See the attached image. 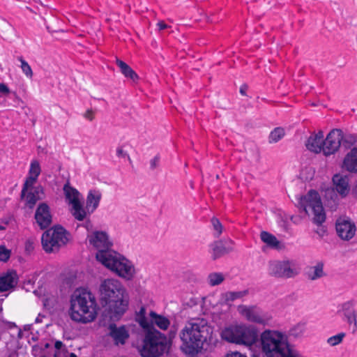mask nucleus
Instances as JSON below:
<instances>
[{"instance_id": "f257e3e1", "label": "nucleus", "mask_w": 357, "mask_h": 357, "mask_svg": "<svg viewBox=\"0 0 357 357\" xmlns=\"http://www.w3.org/2000/svg\"><path fill=\"white\" fill-rule=\"evenodd\" d=\"M98 291L102 317L110 321H119L129 307L130 296L126 288L117 280L105 279L101 282Z\"/></svg>"}, {"instance_id": "f03ea898", "label": "nucleus", "mask_w": 357, "mask_h": 357, "mask_svg": "<svg viewBox=\"0 0 357 357\" xmlns=\"http://www.w3.org/2000/svg\"><path fill=\"white\" fill-rule=\"evenodd\" d=\"M34 218L40 229H47L41 237L42 246L46 252L58 251L61 246L66 245L69 233L63 226L56 225L47 229L52 222V215L47 203L38 204Z\"/></svg>"}, {"instance_id": "7ed1b4c3", "label": "nucleus", "mask_w": 357, "mask_h": 357, "mask_svg": "<svg viewBox=\"0 0 357 357\" xmlns=\"http://www.w3.org/2000/svg\"><path fill=\"white\" fill-rule=\"evenodd\" d=\"M213 327L204 318L190 320L180 333L182 342L181 349L192 357L202 351L204 344H210L213 340Z\"/></svg>"}, {"instance_id": "20e7f679", "label": "nucleus", "mask_w": 357, "mask_h": 357, "mask_svg": "<svg viewBox=\"0 0 357 357\" xmlns=\"http://www.w3.org/2000/svg\"><path fill=\"white\" fill-rule=\"evenodd\" d=\"M70 302L69 313L73 321L87 324L96 319V301L87 289H77L71 295Z\"/></svg>"}, {"instance_id": "39448f33", "label": "nucleus", "mask_w": 357, "mask_h": 357, "mask_svg": "<svg viewBox=\"0 0 357 357\" xmlns=\"http://www.w3.org/2000/svg\"><path fill=\"white\" fill-rule=\"evenodd\" d=\"M171 343L167 336L155 327L144 331L142 345L139 348L142 357H160L168 353Z\"/></svg>"}, {"instance_id": "423d86ee", "label": "nucleus", "mask_w": 357, "mask_h": 357, "mask_svg": "<svg viewBox=\"0 0 357 357\" xmlns=\"http://www.w3.org/2000/svg\"><path fill=\"white\" fill-rule=\"evenodd\" d=\"M96 259L119 277L128 280L134 277V266L130 264L127 259L115 251L99 250L96 254Z\"/></svg>"}, {"instance_id": "0eeeda50", "label": "nucleus", "mask_w": 357, "mask_h": 357, "mask_svg": "<svg viewBox=\"0 0 357 357\" xmlns=\"http://www.w3.org/2000/svg\"><path fill=\"white\" fill-rule=\"evenodd\" d=\"M260 341L262 351L267 357H284L291 349L287 337L277 331H264Z\"/></svg>"}, {"instance_id": "6e6552de", "label": "nucleus", "mask_w": 357, "mask_h": 357, "mask_svg": "<svg viewBox=\"0 0 357 357\" xmlns=\"http://www.w3.org/2000/svg\"><path fill=\"white\" fill-rule=\"evenodd\" d=\"M221 338L228 342L251 346L259 340L258 330L254 326L236 325L223 329Z\"/></svg>"}, {"instance_id": "1a4fd4ad", "label": "nucleus", "mask_w": 357, "mask_h": 357, "mask_svg": "<svg viewBox=\"0 0 357 357\" xmlns=\"http://www.w3.org/2000/svg\"><path fill=\"white\" fill-rule=\"evenodd\" d=\"M296 206L300 211L309 215L307 208L312 209L313 217L312 222L317 226H321L326 221V215L319 194L315 190H310L305 195L296 197Z\"/></svg>"}, {"instance_id": "9d476101", "label": "nucleus", "mask_w": 357, "mask_h": 357, "mask_svg": "<svg viewBox=\"0 0 357 357\" xmlns=\"http://www.w3.org/2000/svg\"><path fill=\"white\" fill-rule=\"evenodd\" d=\"M268 273L274 278L287 279L295 277L298 272L292 267L291 262L289 260H274L268 262Z\"/></svg>"}, {"instance_id": "9b49d317", "label": "nucleus", "mask_w": 357, "mask_h": 357, "mask_svg": "<svg viewBox=\"0 0 357 357\" xmlns=\"http://www.w3.org/2000/svg\"><path fill=\"white\" fill-rule=\"evenodd\" d=\"M342 130L340 128L332 129L326 135L324 142H322L323 153L325 156L335 154L339 151L341 143Z\"/></svg>"}, {"instance_id": "f8f14e48", "label": "nucleus", "mask_w": 357, "mask_h": 357, "mask_svg": "<svg viewBox=\"0 0 357 357\" xmlns=\"http://www.w3.org/2000/svg\"><path fill=\"white\" fill-rule=\"evenodd\" d=\"M89 243L99 250L113 251L111 250L113 243L109 240V236L106 231H95L88 236Z\"/></svg>"}, {"instance_id": "ddd939ff", "label": "nucleus", "mask_w": 357, "mask_h": 357, "mask_svg": "<svg viewBox=\"0 0 357 357\" xmlns=\"http://www.w3.org/2000/svg\"><path fill=\"white\" fill-rule=\"evenodd\" d=\"M335 229L337 236L344 241L351 239L356 231L354 222H351L349 219L345 220L341 218L336 220Z\"/></svg>"}, {"instance_id": "4468645a", "label": "nucleus", "mask_w": 357, "mask_h": 357, "mask_svg": "<svg viewBox=\"0 0 357 357\" xmlns=\"http://www.w3.org/2000/svg\"><path fill=\"white\" fill-rule=\"evenodd\" d=\"M115 322L112 321L108 326L109 335L113 339L115 344H124L130 336L129 331L125 325L118 327Z\"/></svg>"}, {"instance_id": "2eb2a0df", "label": "nucleus", "mask_w": 357, "mask_h": 357, "mask_svg": "<svg viewBox=\"0 0 357 357\" xmlns=\"http://www.w3.org/2000/svg\"><path fill=\"white\" fill-rule=\"evenodd\" d=\"M332 181L336 191L342 197L347 196L350 191L349 176L346 175H342L340 174H335L333 176Z\"/></svg>"}, {"instance_id": "dca6fc26", "label": "nucleus", "mask_w": 357, "mask_h": 357, "mask_svg": "<svg viewBox=\"0 0 357 357\" xmlns=\"http://www.w3.org/2000/svg\"><path fill=\"white\" fill-rule=\"evenodd\" d=\"M342 168L350 173H357V147H353L346 154Z\"/></svg>"}, {"instance_id": "f3484780", "label": "nucleus", "mask_w": 357, "mask_h": 357, "mask_svg": "<svg viewBox=\"0 0 357 357\" xmlns=\"http://www.w3.org/2000/svg\"><path fill=\"white\" fill-rule=\"evenodd\" d=\"M18 276L15 271L8 272L0 277V292H4L15 287L17 284Z\"/></svg>"}, {"instance_id": "a211bd4d", "label": "nucleus", "mask_w": 357, "mask_h": 357, "mask_svg": "<svg viewBox=\"0 0 357 357\" xmlns=\"http://www.w3.org/2000/svg\"><path fill=\"white\" fill-rule=\"evenodd\" d=\"M255 306L248 307L243 305H240L238 307L239 312L245 316L248 321L257 324H264L263 318L255 310Z\"/></svg>"}, {"instance_id": "6ab92c4d", "label": "nucleus", "mask_w": 357, "mask_h": 357, "mask_svg": "<svg viewBox=\"0 0 357 357\" xmlns=\"http://www.w3.org/2000/svg\"><path fill=\"white\" fill-rule=\"evenodd\" d=\"M101 196V192L99 190H89L86 202V208L89 213H93L98 207Z\"/></svg>"}, {"instance_id": "aec40b11", "label": "nucleus", "mask_w": 357, "mask_h": 357, "mask_svg": "<svg viewBox=\"0 0 357 357\" xmlns=\"http://www.w3.org/2000/svg\"><path fill=\"white\" fill-rule=\"evenodd\" d=\"M209 246L212 250L213 260H216L231 250V248L227 247L222 241H215Z\"/></svg>"}, {"instance_id": "412c9836", "label": "nucleus", "mask_w": 357, "mask_h": 357, "mask_svg": "<svg viewBox=\"0 0 357 357\" xmlns=\"http://www.w3.org/2000/svg\"><path fill=\"white\" fill-rule=\"evenodd\" d=\"M63 192L66 200L68 201V204L73 205L75 203L80 202V192L74 187H72L69 182H67L63 185Z\"/></svg>"}, {"instance_id": "4be33fe9", "label": "nucleus", "mask_w": 357, "mask_h": 357, "mask_svg": "<svg viewBox=\"0 0 357 357\" xmlns=\"http://www.w3.org/2000/svg\"><path fill=\"white\" fill-rule=\"evenodd\" d=\"M116 64L120 68L121 73L124 75L125 77L131 79L134 82H137L139 80V77L138 75L126 62L118 58H116Z\"/></svg>"}, {"instance_id": "5701e85b", "label": "nucleus", "mask_w": 357, "mask_h": 357, "mask_svg": "<svg viewBox=\"0 0 357 357\" xmlns=\"http://www.w3.org/2000/svg\"><path fill=\"white\" fill-rule=\"evenodd\" d=\"M150 321L152 326L156 325L159 328L162 330H166L168 328L170 321L169 319L163 315L159 314L155 311H151L149 313Z\"/></svg>"}, {"instance_id": "b1692460", "label": "nucleus", "mask_w": 357, "mask_h": 357, "mask_svg": "<svg viewBox=\"0 0 357 357\" xmlns=\"http://www.w3.org/2000/svg\"><path fill=\"white\" fill-rule=\"evenodd\" d=\"M342 311L346 318V321L348 324H354V326L356 327V313L354 308V304L351 301H348L342 305Z\"/></svg>"}, {"instance_id": "393cba45", "label": "nucleus", "mask_w": 357, "mask_h": 357, "mask_svg": "<svg viewBox=\"0 0 357 357\" xmlns=\"http://www.w3.org/2000/svg\"><path fill=\"white\" fill-rule=\"evenodd\" d=\"M341 143L346 149H351V147L357 144V134L351 133L347 130H342Z\"/></svg>"}, {"instance_id": "a878e982", "label": "nucleus", "mask_w": 357, "mask_h": 357, "mask_svg": "<svg viewBox=\"0 0 357 357\" xmlns=\"http://www.w3.org/2000/svg\"><path fill=\"white\" fill-rule=\"evenodd\" d=\"M306 275L307 278L311 280H317L325 275L323 262H318L316 266L310 267V270L306 272Z\"/></svg>"}, {"instance_id": "bb28decb", "label": "nucleus", "mask_w": 357, "mask_h": 357, "mask_svg": "<svg viewBox=\"0 0 357 357\" xmlns=\"http://www.w3.org/2000/svg\"><path fill=\"white\" fill-rule=\"evenodd\" d=\"M135 319L144 331L154 328V326H152L151 323H149L150 321H149L146 317V309L144 307L140 308L139 311L136 314Z\"/></svg>"}, {"instance_id": "cd10ccee", "label": "nucleus", "mask_w": 357, "mask_h": 357, "mask_svg": "<svg viewBox=\"0 0 357 357\" xmlns=\"http://www.w3.org/2000/svg\"><path fill=\"white\" fill-rule=\"evenodd\" d=\"M322 142L318 140L316 137L310 136L307 139L305 146L307 149L313 153H319L323 151Z\"/></svg>"}, {"instance_id": "c85d7f7f", "label": "nucleus", "mask_w": 357, "mask_h": 357, "mask_svg": "<svg viewBox=\"0 0 357 357\" xmlns=\"http://www.w3.org/2000/svg\"><path fill=\"white\" fill-rule=\"evenodd\" d=\"M261 240L272 248H278L280 241L272 234L262 231L260 234Z\"/></svg>"}, {"instance_id": "c756f323", "label": "nucleus", "mask_w": 357, "mask_h": 357, "mask_svg": "<svg viewBox=\"0 0 357 357\" xmlns=\"http://www.w3.org/2000/svg\"><path fill=\"white\" fill-rule=\"evenodd\" d=\"M71 206V213L73 217L79 221L84 220L86 216V211L83 207L82 203L80 202Z\"/></svg>"}, {"instance_id": "7c9ffc66", "label": "nucleus", "mask_w": 357, "mask_h": 357, "mask_svg": "<svg viewBox=\"0 0 357 357\" xmlns=\"http://www.w3.org/2000/svg\"><path fill=\"white\" fill-rule=\"evenodd\" d=\"M248 294V290L245 289L239 291H227L224 294L225 303L228 304L229 301H234L238 298H241Z\"/></svg>"}, {"instance_id": "2f4dec72", "label": "nucleus", "mask_w": 357, "mask_h": 357, "mask_svg": "<svg viewBox=\"0 0 357 357\" xmlns=\"http://www.w3.org/2000/svg\"><path fill=\"white\" fill-rule=\"evenodd\" d=\"M285 135L284 130L281 127L274 128L270 133L268 139L270 143H276Z\"/></svg>"}, {"instance_id": "473e14b6", "label": "nucleus", "mask_w": 357, "mask_h": 357, "mask_svg": "<svg viewBox=\"0 0 357 357\" xmlns=\"http://www.w3.org/2000/svg\"><path fill=\"white\" fill-rule=\"evenodd\" d=\"M37 177L29 175L26 178L20 194L21 199H23L25 197L28 190L34 188L33 184L37 181Z\"/></svg>"}, {"instance_id": "72a5a7b5", "label": "nucleus", "mask_w": 357, "mask_h": 357, "mask_svg": "<svg viewBox=\"0 0 357 357\" xmlns=\"http://www.w3.org/2000/svg\"><path fill=\"white\" fill-rule=\"evenodd\" d=\"M208 279L211 286H216L223 282L224 276L221 273H212L208 275Z\"/></svg>"}, {"instance_id": "f704fd0d", "label": "nucleus", "mask_w": 357, "mask_h": 357, "mask_svg": "<svg viewBox=\"0 0 357 357\" xmlns=\"http://www.w3.org/2000/svg\"><path fill=\"white\" fill-rule=\"evenodd\" d=\"M25 199L26 203L25 205L29 208L32 209L34 208L36 202L38 200V197H36L32 192H26L25 197L23 198Z\"/></svg>"}, {"instance_id": "c9c22d12", "label": "nucleus", "mask_w": 357, "mask_h": 357, "mask_svg": "<svg viewBox=\"0 0 357 357\" xmlns=\"http://www.w3.org/2000/svg\"><path fill=\"white\" fill-rule=\"evenodd\" d=\"M41 172L40 163L38 160H33L31 162L29 175L34 177H38Z\"/></svg>"}, {"instance_id": "e433bc0d", "label": "nucleus", "mask_w": 357, "mask_h": 357, "mask_svg": "<svg viewBox=\"0 0 357 357\" xmlns=\"http://www.w3.org/2000/svg\"><path fill=\"white\" fill-rule=\"evenodd\" d=\"M18 60L21 63V68L22 72L26 75L27 77L32 78L33 71L29 64L22 57H20Z\"/></svg>"}, {"instance_id": "4c0bfd02", "label": "nucleus", "mask_w": 357, "mask_h": 357, "mask_svg": "<svg viewBox=\"0 0 357 357\" xmlns=\"http://www.w3.org/2000/svg\"><path fill=\"white\" fill-rule=\"evenodd\" d=\"M211 222L214 231H215V233L214 234V236L215 237H218L222 232V225L220 221L219 220V219H218L215 217L212 218Z\"/></svg>"}, {"instance_id": "58836bf2", "label": "nucleus", "mask_w": 357, "mask_h": 357, "mask_svg": "<svg viewBox=\"0 0 357 357\" xmlns=\"http://www.w3.org/2000/svg\"><path fill=\"white\" fill-rule=\"evenodd\" d=\"M30 192H32L36 197H38V200L45 199V190L41 185L34 186V188L30 189Z\"/></svg>"}, {"instance_id": "ea45409f", "label": "nucleus", "mask_w": 357, "mask_h": 357, "mask_svg": "<svg viewBox=\"0 0 357 357\" xmlns=\"http://www.w3.org/2000/svg\"><path fill=\"white\" fill-rule=\"evenodd\" d=\"M344 336H345L344 333H340L330 337L328 339L327 342L331 346L337 345L342 341Z\"/></svg>"}, {"instance_id": "a19ab883", "label": "nucleus", "mask_w": 357, "mask_h": 357, "mask_svg": "<svg viewBox=\"0 0 357 357\" xmlns=\"http://www.w3.org/2000/svg\"><path fill=\"white\" fill-rule=\"evenodd\" d=\"M11 250L4 245H0V261L6 262L10 257Z\"/></svg>"}, {"instance_id": "79ce46f5", "label": "nucleus", "mask_w": 357, "mask_h": 357, "mask_svg": "<svg viewBox=\"0 0 357 357\" xmlns=\"http://www.w3.org/2000/svg\"><path fill=\"white\" fill-rule=\"evenodd\" d=\"M160 157L159 154L156 155L153 159L150 161V169L151 170H154L160 165Z\"/></svg>"}, {"instance_id": "37998d69", "label": "nucleus", "mask_w": 357, "mask_h": 357, "mask_svg": "<svg viewBox=\"0 0 357 357\" xmlns=\"http://www.w3.org/2000/svg\"><path fill=\"white\" fill-rule=\"evenodd\" d=\"M302 333V329L301 326L298 325L291 329H290L289 332V336H293L294 337H298Z\"/></svg>"}, {"instance_id": "c03bdc74", "label": "nucleus", "mask_w": 357, "mask_h": 357, "mask_svg": "<svg viewBox=\"0 0 357 357\" xmlns=\"http://www.w3.org/2000/svg\"><path fill=\"white\" fill-rule=\"evenodd\" d=\"M11 217L3 218L0 219V230H5L6 226L11 221Z\"/></svg>"}, {"instance_id": "a18cd8bd", "label": "nucleus", "mask_w": 357, "mask_h": 357, "mask_svg": "<svg viewBox=\"0 0 357 357\" xmlns=\"http://www.w3.org/2000/svg\"><path fill=\"white\" fill-rule=\"evenodd\" d=\"M34 250V243L31 240H27L25 243V252L27 254H31Z\"/></svg>"}, {"instance_id": "49530a36", "label": "nucleus", "mask_w": 357, "mask_h": 357, "mask_svg": "<svg viewBox=\"0 0 357 357\" xmlns=\"http://www.w3.org/2000/svg\"><path fill=\"white\" fill-rule=\"evenodd\" d=\"M126 155H128V153L125 151H123L122 146H119L116 149V156L118 158H126Z\"/></svg>"}, {"instance_id": "de8ad7c7", "label": "nucleus", "mask_w": 357, "mask_h": 357, "mask_svg": "<svg viewBox=\"0 0 357 357\" xmlns=\"http://www.w3.org/2000/svg\"><path fill=\"white\" fill-rule=\"evenodd\" d=\"M225 357H247V356L239 351H230L226 354Z\"/></svg>"}, {"instance_id": "09e8293b", "label": "nucleus", "mask_w": 357, "mask_h": 357, "mask_svg": "<svg viewBox=\"0 0 357 357\" xmlns=\"http://www.w3.org/2000/svg\"><path fill=\"white\" fill-rule=\"evenodd\" d=\"M84 117L89 121H93L94 119V112L92 109H87L84 114Z\"/></svg>"}, {"instance_id": "8fccbe9b", "label": "nucleus", "mask_w": 357, "mask_h": 357, "mask_svg": "<svg viewBox=\"0 0 357 357\" xmlns=\"http://www.w3.org/2000/svg\"><path fill=\"white\" fill-rule=\"evenodd\" d=\"M0 92L3 94L9 93L10 90L8 86L4 83H0Z\"/></svg>"}, {"instance_id": "3c124183", "label": "nucleus", "mask_w": 357, "mask_h": 357, "mask_svg": "<svg viewBox=\"0 0 357 357\" xmlns=\"http://www.w3.org/2000/svg\"><path fill=\"white\" fill-rule=\"evenodd\" d=\"M311 136L316 137L318 140L324 142V132L321 130H319L317 133L312 135Z\"/></svg>"}, {"instance_id": "603ef678", "label": "nucleus", "mask_w": 357, "mask_h": 357, "mask_svg": "<svg viewBox=\"0 0 357 357\" xmlns=\"http://www.w3.org/2000/svg\"><path fill=\"white\" fill-rule=\"evenodd\" d=\"M157 26L160 31L164 30L168 27V25L165 24L163 21H159L157 23Z\"/></svg>"}, {"instance_id": "864d4df0", "label": "nucleus", "mask_w": 357, "mask_h": 357, "mask_svg": "<svg viewBox=\"0 0 357 357\" xmlns=\"http://www.w3.org/2000/svg\"><path fill=\"white\" fill-rule=\"evenodd\" d=\"M176 334V330L171 329L169 333V338L167 339V341L172 344V340L175 337Z\"/></svg>"}, {"instance_id": "5fc2aeb1", "label": "nucleus", "mask_w": 357, "mask_h": 357, "mask_svg": "<svg viewBox=\"0 0 357 357\" xmlns=\"http://www.w3.org/2000/svg\"><path fill=\"white\" fill-rule=\"evenodd\" d=\"M64 346L63 343L60 340H56L54 347L56 350H60Z\"/></svg>"}, {"instance_id": "6e6d98bb", "label": "nucleus", "mask_w": 357, "mask_h": 357, "mask_svg": "<svg viewBox=\"0 0 357 357\" xmlns=\"http://www.w3.org/2000/svg\"><path fill=\"white\" fill-rule=\"evenodd\" d=\"M248 89V86L245 84H243L240 88V93L241 94L245 96L246 95V90Z\"/></svg>"}, {"instance_id": "4d7b16f0", "label": "nucleus", "mask_w": 357, "mask_h": 357, "mask_svg": "<svg viewBox=\"0 0 357 357\" xmlns=\"http://www.w3.org/2000/svg\"><path fill=\"white\" fill-rule=\"evenodd\" d=\"M50 347V344L49 342H46L43 344V346L41 347L40 350L41 351H44L45 350L49 349Z\"/></svg>"}, {"instance_id": "13d9d810", "label": "nucleus", "mask_w": 357, "mask_h": 357, "mask_svg": "<svg viewBox=\"0 0 357 357\" xmlns=\"http://www.w3.org/2000/svg\"><path fill=\"white\" fill-rule=\"evenodd\" d=\"M351 194L354 196L357 197V181L356 185L353 187L351 190Z\"/></svg>"}, {"instance_id": "bf43d9fd", "label": "nucleus", "mask_w": 357, "mask_h": 357, "mask_svg": "<svg viewBox=\"0 0 357 357\" xmlns=\"http://www.w3.org/2000/svg\"><path fill=\"white\" fill-rule=\"evenodd\" d=\"M41 321H42V320H41V319L40 318V315H39L38 317H36V323H39V322H41Z\"/></svg>"}, {"instance_id": "052dcab7", "label": "nucleus", "mask_w": 357, "mask_h": 357, "mask_svg": "<svg viewBox=\"0 0 357 357\" xmlns=\"http://www.w3.org/2000/svg\"><path fill=\"white\" fill-rule=\"evenodd\" d=\"M10 327H16V324L14 322H9Z\"/></svg>"}, {"instance_id": "680f3d73", "label": "nucleus", "mask_w": 357, "mask_h": 357, "mask_svg": "<svg viewBox=\"0 0 357 357\" xmlns=\"http://www.w3.org/2000/svg\"><path fill=\"white\" fill-rule=\"evenodd\" d=\"M69 357H77V356L75 353H70Z\"/></svg>"}, {"instance_id": "e2e57ef3", "label": "nucleus", "mask_w": 357, "mask_h": 357, "mask_svg": "<svg viewBox=\"0 0 357 357\" xmlns=\"http://www.w3.org/2000/svg\"><path fill=\"white\" fill-rule=\"evenodd\" d=\"M33 294L36 296H39L38 290H34Z\"/></svg>"}, {"instance_id": "0e129e2a", "label": "nucleus", "mask_w": 357, "mask_h": 357, "mask_svg": "<svg viewBox=\"0 0 357 357\" xmlns=\"http://www.w3.org/2000/svg\"><path fill=\"white\" fill-rule=\"evenodd\" d=\"M126 158H128V161L131 163L132 162V160H131V158L130 157V155L128 154V155H126Z\"/></svg>"}, {"instance_id": "69168bd1", "label": "nucleus", "mask_w": 357, "mask_h": 357, "mask_svg": "<svg viewBox=\"0 0 357 357\" xmlns=\"http://www.w3.org/2000/svg\"><path fill=\"white\" fill-rule=\"evenodd\" d=\"M53 357H59V354L57 352H55Z\"/></svg>"}, {"instance_id": "338daca9", "label": "nucleus", "mask_w": 357, "mask_h": 357, "mask_svg": "<svg viewBox=\"0 0 357 357\" xmlns=\"http://www.w3.org/2000/svg\"><path fill=\"white\" fill-rule=\"evenodd\" d=\"M41 357H46L45 356H42Z\"/></svg>"}, {"instance_id": "774afa93", "label": "nucleus", "mask_w": 357, "mask_h": 357, "mask_svg": "<svg viewBox=\"0 0 357 357\" xmlns=\"http://www.w3.org/2000/svg\"><path fill=\"white\" fill-rule=\"evenodd\" d=\"M254 357H257V356H254Z\"/></svg>"}]
</instances>
